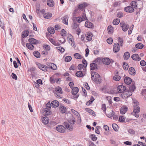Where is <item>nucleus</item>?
<instances>
[{
  "instance_id": "1",
  "label": "nucleus",
  "mask_w": 146,
  "mask_h": 146,
  "mask_svg": "<svg viewBox=\"0 0 146 146\" xmlns=\"http://www.w3.org/2000/svg\"><path fill=\"white\" fill-rule=\"evenodd\" d=\"M133 103L134 104L133 105V113H132V115L136 117H138L139 115L138 113L140 111V108L138 106V103L136 101H134Z\"/></svg>"
},
{
  "instance_id": "2",
  "label": "nucleus",
  "mask_w": 146,
  "mask_h": 146,
  "mask_svg": "<svg viewBox=\"0 0 146 146\" xmlns=\"http://www.w3.org/2000/svg\"><path fill=\"white\" fill-rule=\"evenodd\" d=\"M91 79L97 84H100L101 82V79L100 76L96 72L92 74Z\"/></svg>"
},
{
  "instance_id": "3",
  "label": "nucleus",
  "mask_w": 146,
  "mask_h": 146,
  "mask_svg": "<svg viewBox=\"0 0 146 146\" xmlns=\"http://www.w3.org/2000/svg\"><path fill=\"white\" fill-rule=\"evenodd\" d=\"M62 93V88L59 86L56 87L55 88L54 94L58 98H61V94Z\"/></svg>"
},
{
  "instance_id": "4",
  "label": "nucleus",
  "mask_w": 146,
  "mask_h": 146,
  "mask_svg": "<svg viewBox=\"0 0 146 146\" xmlns=\"http://www.w3.org/2000/svg\"><path fill=\"white\" fill-rule=\"evenodd\" d=\"M120 27L123 31H126L129 29V25L125 23L124 21H121L120 24Z\"/></svg>"
},
{
  "instance_id": "5",
  "label": "nucleus",
  "mask_w": 146,
  "mask_h": 146,
  "mask_svg": "<svg viewBox=\"0 0 146 146\" xmlns=\"http://www.w3.org/2000/svg\"><path fill=\"white\" fill-rule=\"evenodd\" d=\"M76 21L79 23H80L82 21L87 20L86 14L85 13H83V15L82 17H76Z\"/></svg>"
},
{
  "instance_id": "6",
  "label": "nucleus",
  "mask_w": 146,
  "mask_h": 146,
  "mask_svg": "<svg viewBox=\"0 0 146 146\" xmlns=\"http://www.w3.org/2000/svg\"><path fill=\"white\" fill-rule=\"evenodd\" d=\"M56 130L60 133H64L65 132L66 128L64 127L62 125H58L56 127Z\"/></svg>"
},
{
  "instance_id": "7",
  "label": "nucleus",
  "mask_w": 146,
  "mask_h": 146,
  "mask_svg": "<svg viewBox=\"0 0 146 146\" xmlns=\"http://www.w3.org/2000/svg\"><path fill=\"white\" fill-rule=\"evenodd\" d=\"M124 10L125 12L129 13H132L134 11L133 8L131 6H128L125 7Z\"/></svg>"
},
{
  "instance_id": "8",
  "label": "nucleus",
  "mask_w": 146,
  "mask_h": 146,
  "mask_svg": "<svg viewBox=\"0 0 146 146\" xmlns=\"http://www.w3.org/2000/svg\"><path fill=\"white\" fill-rule=\"evenodd\" d=\"M120 50L119 44L118 43H115L113 45V51L114 53H116Z\"/></svg>"
},
{
  "instance_id": "9",
  "label": "nucleus",
  "mask_w": 146,
  "mask_h": 146,
  "mask_svg": "<svg viewBox=\"0 0 146 146\" xmlns=\"http://www.w3.org/2000/svg\"><path fill=\"white\" fill-rule=\"evenodd\" d=\"M37 65L38 68L40 70L44 71H47L48 67L44 65L41 64L40 63H38Z\"/></svg>"
},
{
  "instance_id": "10",
  "label": "nucleus",
  "mask_w": 146,
  "mask_h": 146,
  "mask_svg": "<svg viewBox=\"0 0 146 146\" xmlns=\"http://www.w3.org/2000/svg\"><path fill=\"white\" fill-rule=\"evenodd\" d=\"M125 90V87L122 85L118 86L117 88V90L118 93H122Z\"/></svg>"
},
{
  "instance_id": "11",
  "label": "nucleus",
  "mask_w": 146,
  "mask_h": 146,
  "mask_svg": "<svg viewBox=\"0 0 146 146\" xmlns=\"http://www.w3.org/2000/svg\"><path fill=\"white\" fill-rule=\"evenodd\" d=\"M64 125L66 128L69 131H72L73 130V127L71 124H70L67 122H65L64 123Z\"/></svg>"
},
{
  "instance_id": "12",
  "label": "nucleus",
  "mask_w": 146,
  "mask_h": 146,
  "mask_svg": "<svg viewBox=\"0 0 146 146\" xmlns=\"http://www.w3.org/2000/svg\"><path fill=\"white\" fill-rule=\"evenodd\" d=\"M132 59L136 61H139L141 60V58L137 54H135L132 55L131 56Z\"/></svg>"
},
{
  "instance_id": "13",
  "label": "nucleus",
  "mask_w": 146,
  "mask_h": 146,
  "mask_svg": "<svg viewBox=\"0 0 146 146\" xmlns=\"http://www.w3.org/2000/svg\"><path fill=\"white\" fill-rule=\"evenodd\" d=\"M69 17L68 15H65L61 18V19L62 20V22L66 25H68V21Z\"/></svg>"
},
{
  "instance_id": "14",
  "label": "nucleus",
  "mask_w": 146,
  "mask_h": 146,
  "mask_svg": "<svg viewBox=\"0 0 146 146\" xmlns=\"http://www.w3.org/2000/svg\"><path fill=\"white\" fill-rule=\"evenodd\" d=\"M93 36L92 34L90 32H88L85 35L86 39L88 41H90L92 40Z\"/></svg>"
},
{
  "instance_id": "15",
  "label": "nucleus",
  "mask_w": 146,
  "mask_h": 146,
  "mask_svg": "<svg viewBox=\"0 0 146 146\" xmlns=\"http://www.w3.org/2000/svg\"><path fill=\"white\" fill-rule=\"evenodd\" d=\"M85 26V27L90 28H93L94 27V25L93 24L89 21H86Z\"/></svg>"
},
{
  "instance_id": "16",
  "label": "nucleus",
  "mask_w": 146,
  "mask_h": 146,
  "mask_svg": "<svg viewBox=\"0 0 146 146\" xmlns=\"http://www.w3.org/2000/svg\"><path fill=\"white\" fill-rule=\"evenodd\" d=\"M132 95V93L130 91H126L123 94L122 96L125 98H127L129 97Z\"/></svg>"
},
{
  "instance_id": "17",
  "label": "nucleus",
  "mask_w": 146,
  "mask_h": 146,
  "mask_svg": "<svg viewBox=\"0 0 146 146\" xmlns=\"http://www.w3.org/2000/svg\"><path fill=\"white\" fill-rule=\"evenodd\" d=\"M43 110L44 111V114L45 115H48L51 114L52 113L50 109H48V108H43Z\"/></svg>"
},
{
  "instance_id": "18",
  "label": "nucleus",
  "mask_w": 146,
  "mask_h": 146,
  "mask_svg": "<svg viewBox=\"0 0 146 146\" xmlns=\"http://www.w3.org/2000/svg\"><path fill=\"white\" fill-rule=\"evenodd\" d=\"M127 108L125 106H123L120 109V113L121 114H124L127 110Z\"/></svg>"
},
{
  "instance_id": "19",
  "label": "nucleus",
  "mask_w": 146,
  "mask_h": 146,
  "mask_svg": "<svg viewBox=\"0 0 146 146\" xmlns=\"http://www.w3.org/2000/svg\"><path fill=\"white\" fill-rule=\"evenodd\" d=\"M47 65L50 66V68L53 70H56L57 68L56 66L53 63H48L47 64Z\"/></svg>"
},
{
  "instance_id": "20",
  "label": "nucleus",
  "mask_w": 146,
  "mask_h": 146,
  "mask_svg": "<svg viewBox=\"0 0 146 146\" xmlns=\"http://www.w3.org/2000/svg\"><path fill=\"white\" fill-rule=\"evenodd\" d=\"M51 106L52 108H55L59 105V102L57 100H54L51 102Z\"/></svg>"
},
{
  "instance_id": "21",
  "label": "nucleus",
  "mask_w": 146,
  "mask_h": 146,
  "mask_svg": "<svg viewBox=\"0 0 146 146\" xmlns=\"http://www.w3.org/2000/svg\"><path fill=\"white\" fill-rule=\"evenodd\" d=\"M28 41L31 44H36L38 43V40L33 38H30L29 39Z\"/></svg>"
},
{
  "instance_id": "22",
  "label": "nucleus",
  "mask_w": 146,
  "mask_h": 146,
  "mask_svg": "<svg viewBox=\"0 0 146 146\" xmlns=\"http://www.w3.org/2000/svg\"><path fill=\"white\" fill-rule=\"evenodd\" d=\"M129 74L131 75H134L136 74L135 69L132 67H130L129 70Z\"/></svg>"
},
{
  "instance_id": "23",
  "label": "nucleus",
  "mask_w": 146,
  "mask_h": 146,
  "mask_svg": "<svg viewBox=\"0 0 146 146\" xmlns=\"http://www.w3.org/2000/svg\"><path fill=\"white\" fill-rule=\"evenodd\" d=\"M102 61L103 64L106 65H109L110 62V59L107 58H104L102 60Z\"/></svg>"
},
{
  "instance_id": "24",
  "label": "nucleus",
  "mask_w": 146,
  "mask_h": 146,
  "mask_svg": "<svg viewBox=\"0 0 146 146\" xmlns=\"http://www.w3.org/2000/svg\"><path fill=\"white\" fill-rule=\"evenodd\" d=\"M125 83L127 84H129L131 82V79L129 77H126L125 78L124 80Z\"/></svg>"
},
{
  "instance_id": "25",
  "label": "nucleus",
  "mask_w": 146,
  "mask_h": 146,
  "mask_svg": "<svg viewBox=\"0 0 146 146\" xmlns=\"http://www.w3.org/2000/svg\"><path fill=\"white\" fill-rule=\"evenodd\" d=\"M112 112L111 113H110L109 114H108V115H109V116H108V117H113V119L115 120H117L118 119V117H117L116 115H114V112L112 110H111Z\"/></svg>"
},
{
  "instance_id": "26",
  "label": "nucleus",
  "mask_w": 146,
  "mask_h": 146,
  "mask_svg": "<svg viewBox=\"0 0 146 146\" xmlns=\"http://www.w3.org/2000/svg\"><path fill=\"white\" fill-rule=\"evenodd\" d=\"M79 91V89L77 87H74L72 90V93L73 95H76Z\"/></svg>"
},
{
  "instance_id": "27",
  "label": "nucleus",
  "mask_w": 146,
  "mask_h": 146,
  "mask_svg": "<svg viewBox=\"0 0 146 146\" xmlns=\"http://www.w3.org/2000/svg\"><path fill=\"white\" fill-rule=\"evenodd\" d=\"M48 118L46 117H43L42 119V121L43 123L45 125L47 124L49 121Z\"/></svg>"
},
{
  "instance_id": "28",
  "label": "nucleus",
  "mask_w": 146,
  "mask_h": 146,
  "mask_svg": "<svg viewBox=\"0 0 146 146\" xmlns=\"http://www.w3.org/2000/svg\"><path fill=\"white\" fill-rule=\"evenodd\" d=\"M130 53L129 52H125L123 55V58L124 60H128L130 57Z\"/></svg>"
},
{
  "instance_id": "29",
  "label": "nucleus",
  "mask_w": 146,
  "mask_h": 146,
  "mask_svg": "<svg viewBox=\"0 0 146 146\" xmlns=\"http://www.w3.org/2000/svg\"><path fill=\"white\" fill-rule=\"evenodd\" d=\"M118 72H117L115 75L113 77V79L115 81H118L121 78L120 76L118 75Z\"/></svg>"
},
{
  "instance_id": "30",
  "label": "nucleus",
  "mask_w": 146,
  "mask_h": 146,
  "mask_svg": "<svg viewBox=\"0 0 146 146\" xmlns=\"http://www.w3.org/2000/svg\"><path fill=\"white\" fill-rule=\"evenodd\" d=\"M90 69L91 70H94L96 69L97 64L95 63H92L90 64Z\"/></svg>"
},
{
  "instance_id": "31",
  "label": "nucleus",
  "mask_w": 146,
  "mask_h": 146,
  "mask_svg": "<svg viewBox=\"0 0 146 146\" xmlns=\"http://www.w3.org/2000/svg\"><path fill=\"white\" fill-rule=\"evenodd\" d=\"M47 5L50 7H52L54 5V2L52 0H48L47 2Z\"/></svg>"
},
{
  "instance_id": "32",
  "label": "nucleus",
  "mask_w": 146,
  "mask_h": 146,
  "mask_svg": "<svg viewBox=\"0 0 146 146\" xmlns=\"http://www.w3.org/2000/svg\"><path fill=\"white\" fill-rule=\"evenodd\" d=\"M131 6L133 7V8L137 9V2L135 1H133L131 3Z\"/></svg>"
},
{
  "instance_id": "33",
  "label": "nucleus",
  "mask_w": 146,
  "mask_h": 146,
  "mask_svg": "<svg viewBox=\"0 0 146 146\" xmlns=\"http://www.w3.org/2000/svg\"><path fill=\"white\" fill-rule=\"evenodd\" d=\"M27 47L30 50H32L34 48L33 45L31 43H28L26 44Z\"/></svg>"
},
{
  "instance_id": "34",
  "label": "nucleus",
  "mask_w": 146,
  "mask_h": 146,
  "mask_svg": "<svg viewBox=\"0 0 146 146\" xmlns=\"http://www.w3.org/2000/svg\"><path fill=\"white\" fill-rule=\"evenodd\" d=\"M52 16V14L50 13H45L44 15V18L46 19H49Z\"/></svg>"
},
{
  "instance_id": "35",
  "label": "nucleus",
  "mask_w": 146,
  "mask_h": 146,
  "mask_svg": "<svg viewBox=\"0 0 146 146\" xmlns=\"http://www.w3.org/2000/svg\"><path fill=\"white\" fill-rule=\"evenodd\" d=\"M108 31V33L109 34H111L113 32V27L111 25L108 26L107 29Z\"/></svg>"
},
{
  "instance_id": "36",
  "label": "nucleus",
  "mask_w": 146,
  "mask_h": 146,
  "mask_svg": "<svg viewBox=\"0 0 146 146\" xmlns=\"http://www.w3.org/2000/svg\"><path fill=\"white\" fill-rule=\"evenodd\" d=\"M134 82H132V85L130 86L129 88V90L131 92H133L134 90L136 89V87L134 85Z\"/></svg>"
},
{
  "instance_id": "37",
  "label": "nucleus",
  "mask_w": 146,
  "mask_h": 146,
  "mask_svg": "<svg viewBox=\"0 0 146 146\" xmlns=\"http://www.w3.org/2000/svg\"><path fill=\"white\" fill-rule=\"evenodd\" d=\"M29 31L27 30H26L22 32V36L24 38L28 36Z\"/></svg>"
},
{
  "instance_id": "38",
  "label": "nucleus",
  "mask_w": 146,
  "mask_h": 146,
  "mask_svg": "<svg viewBox=\"0 0 146 146\" xmlns=\"http://www.w3.org/2000/svg\"><path fill=\"white\" fill-rule=\"evenodd\" d=\"M47 30L48 32L51 34H53L55 32L54 29L52 27H49L47 29Z\"/></svg>"
},
{
  "instance_id": "39",
  "label": "nucleus",
  "mask_w": 146,
  "mask_h": 146,
  "mask_svg": "<svg viewBox=\"0 0 146 146\" xmlns=\"http://www.w3.org/2000/svg\"><path fill=\"white\" fill-rule=\"evenodd\" d=\"M66 109V108L63 106H61L60 107V112L62 113H64L65 112Z\"/></svg>"
},
{
  "instance_id": "40",
  "label": "nucleus",
  "mask_w": 146,
  "mask_h": 146,
  "mask_svg": "<svg viewBox=\"0 0 146 146\" xmlns=\"http://www.w3.org/2000/svg\"><path fill=\"white\" fill-rule=\"evenodd\" d=\"M135 46L137 48L141 49L143 48L144 46L141 43H138L135 45Z\"/></svg>"
},
{
  "instance_id": "41",
  "label": "nucleus",
  "mask_w": 146,
  "mask_h": 146,
  "mask_svg": "<svg viewBox=\"0 0 146 146\" xmlns=\"http://www.w3.org/2000/svg\"><path fill=\"white\" fill-rule=\"evenodd\" d=\"M74 56L76 59H81L82 58V56L78 53L74 54Z\"/></svg>"
},
{
  "instance_id": "42",
  "label": "nucleus",
  "mask_w": 146,
  "mask_h": 146,
  "mask_svg": "<svg viewBox=\"0 0 146 146\" xmlns=\"http://www.w3.org/2000/svg\"><path fill=\"white\" fill-rule=\"evenodd\" d=\"M76 76L79 77H81L83 76V74L81 71H77L76 74Z\"/></svg>"
},
{
  "instance_id": "43",
  "label": "nucleus",
  "mask_w": 146,
  "mask_h": 146,
  "mask_svg": "<svg viewBox=\"0 0 146 146\" xmlns=\"http://www.w3.org/2000/svg\"><path fill=\"white\" fill-rule=\"evenodd\" d=\"M120 22V19H114L113 21V24L115 25L118 24Z\"/></svg>"
},
{
  "instance_id": "44",
  "label": "nucleus",
  "mask_w": 146,
  "mask_h": 146,
  "mask_svg": "<svg viewBox=\"0 0 146 146\" xmlns=\"http://www.w3.org/2000/svg\"><path fill=\"white\" fill-rule=\"evenodd\" d=\"M43 47L46 50H50V48L49 45L46 44H44L43 45Z\"/></svg>"
},
{
  "instance_id": "45",
  "label": "nucleus",
  "mask_w": 146,
  "mask_h": 146,
  "mask_svg": "<svg viewBox=\"0 0 146 146\" xmlns=\"http://www.w3.org/2000/svg\"><path fill=\"white\" fill-rule=\"evenodd\" d=\"M34 56L36 57L37 58H39L40 57V53L38 51H35L34 53Z\"/></svg>"
},
{
  "instance_id": "46",
  "label": "nucleus",
  "mask_w": 146,
  "mask_h": 146,
  "mask_svg": "<svg viewBox=\"0 0 146 146\" xmlns=\"http://www.w3.org/2000/svg\"><path fill=\"white\" fill-rule=\"evenodd\" d=\"M87 5V4L86 3H84L79 5L78 6V8L80 9H82L84 7L86 6Z\"/></svg>"
},
{
  "instance_id": "47",
  "label": "nucleus",
  "mask_w": 146,
  "mask_h": 146,
  "mask_svg": "<svg viewBox=\"0 0 146 146\" xmlns=\"http://www.w3.org/2000/svg\"><path fill=\"white\" fill-rule=\"evenodd\" d=\"M123 69L125 70H127L129 67L127 63L126 62H124L123 66Z\"/></svg>"
},
{
  "instance_id": "48",
  "label": "nucleus",
  "mask_w": 146,
  "mask_h": 146,
  "mask_svg": "<svg viewBox=\"0 0 146 146\" xmlns=\"http://www.w3.org/2000/svg\"><path fill=\"white\" fill-rule=\"evenodd\" d=\"M112 127L114 130L115 131H117L118 127V126L115 123H113L112 124Z\"/></svg>"
},
{
  "instance_id": "49",
  "label": "nucleus",
  "mask_w": 146,
  "mask_h": 146,
  "mask_svg": "<svg viewBox=\"0 0 146 146\" xmlns=\"http://www.w3.org/2000/svg\"><path fill=\"white\" fill-rule=\"evenodd\" d=\"M118 40L120 42V45L121 46H123V40L122 38L120 37H119L118 38Z\"/></svg>"
},
{
  "instance_id": "50",
  "label": "nucleus",
  "mask_w": 146,
  "mask_h": 146,
  "mask_svg": "<svg viewBox=\"0 0 146 146\" xmlns=\"http://www.w3.org/2000/svg\"><path fill=\"white\" fill-rule=\"evenodd\" d=\"M90 137L93 141H96L97 139V137L94 134H92L90 136Z\"/></svg>"
},
{
  "instance_id": "51",
  "label": "nucleus",
  "mask_w": 146,
  "mask_h": 146,
  "mask_svg": "<svg viewBox=\"0 0 146 146\" xmlns=\"http://www.w3.org/2000/svg\"><path fill=\"white\" fill-rule=\"evenodd\" d=\"M71 59L72 58L70 56H68L65 57V61L67 62H70Z\"/></svg>"
},
{
  "instance_id": "52",
  "label": "nucleus",
  "mask_w": 146,
  "mask_h": 146,
  "mask_svg": "<svg viewBox=\"0 0 146 146\" xmlns=\"http://www.w3.org/2000/svg\"><path fill=\"white\" fill-rule=\"evenodd\" d=\"M68 122L71 124V125L74 124L75 123L76 121L75 119L72 117L71 119L69 120Z\"/></svg>"
},
{
  "instance_id": "53",
  "label": "nucleus",
  "mask_w": 146,
  "mask_h": 146,
  "mask_svg": "<svg viewBox=\"0 0 146 146\" xmlns=\"http://www.w3.org/2000/svg\"><path fill=\"white\" fill-rule=\"evenodd\" d=\"M61 34L62 36H65L66 34V31L64 29H62L61 31Z\"/></svg>"
},
{
  "instance_id": "54",
  "label": "nucleus",
  "mask_w": 146,
  "mask_h": 146,
  "mask_svg": "<svg viewBox=\"0 0 146 146\" xmlns=\"http://www.w3.org/2000/svg\"><path fill=\"white\" fill-rule=\"evenodd\" d=\"M125 119V118L123 116H121L119 117V120L120 122H123L124 121Z\"/></svg>"
},
{
  "instance_id": "55",
  "label": "nucleus",
  "mask_w": 146,
  "mask_h": 146,
  "mask_svg": "<svg viewBox=\"0 0 146 146\" xmlns=\"http://www.w3.org/2000/svg\"><path fill=\"white\" fill-rule=\"evenodd\" d=\"M107 42L110 44H111L113 42V39L111 38H109L107 40Z\"/></svg>"
},
{
  "instance_id": "56",
  "label": "nucleus",
  "mask_w": 146,
  "mask_h": 146,
  "mask_svg": "<svg viewBox=\"0 0 146 146\" xmlns=\"http://www.w3.org/2000/svg\"><path fill=\"white\" fill-rule=\"evenodd\" d=\"M46 108H48V109H51V104L50 102H48L46 104Z\"/></svg>"
},
{
  "instance_id": "57",
  "label": "nucleus",
  "mask_w": 146,
  "mask_h": 146,
  "mask_svg": "<svg viewBox=\"0 0 146 146\" xmlns=\"http://www.w3.org/2000/svg\"><path fill=\"white\" fill-rule=\"evenodd\" d=\"M84 87L87 90H89L90 89V87L88 84L87 82H85L84 84Z\"/></svg>"
},
{
  "instance_id": "58",
  "label": "nucleus",
  "mask_w": 146,
  "mask_h": 146,
  "mask_svg": "<svg viewBox=\"0 0 146 146\" xmlns=\"http://www.w3.org/2000/svg\"><path fill=\"white\" fill-rule=\"evenodd\" d=\"M72 27L73 29H75L78 27V25L74 22H73V23L72 25Z\"/></svg>"
},
{
  "instance_id": "59",
  "label": "nucleus",
  "mask_w": 146,
  "mask_h": 146,
  "mask_svg": "<svg viewBox=\"0 0 146 146\" xmlns=\"http://www.w3.org/2000/svg\"><path fill=\"white\" fill-rule=\"evenodd\" d=\"M123 16V14L121 12H119L117 14V17L120 18L122 17Z\"/></svg>"
},
{
  "instance_id": "60",
  "label": "nucleus",
  "mask_w": 146,
  "mask_h": 146,
  "mask_svg": "<svg viewBox=\"0 0 146 146\" xmlns=\"http://www.w3.org/2000/svg\"><path fill=\"white\" fill-rule=\"evenodd\" d=\"M140 64L142 66H144L146 64V62L144 60H141L140 62Z\"/></svg>"
},
{
  "instance_id": "61",
  "label": "nucleus",
  "mask_w": 146,
  "mask_h": 146,
  "mask_svg": "<svg viewBox=\"0 0 146 146\" xmlns=\"http://www.w3.org/2000/svg\"><path fill=\"white\" fill-rule=\"evenodd\" d=\"M82 63L84 64L83 65H84V67L85 68L86 67L87 64V61L84 59L83 60H82Z\"/></svg>"
},
{
  "instance_id": "62",
  "label": "nucleus",
  "mask_w": 146,
  "mask_h": 146,
  "mask_svg": "<svg viewBox=\"0 0 146 146\" xmlns=\"http://www.w3.org/2000/svg\"><path fill=\"white\" fill-rule=\"evenodd\" d=\"M100 128V126H97L96 128L95 132L96 133L98 134H100V131L99 130V128Z\"/></svg>"
},
{
  "instance_id": "63",
  "label": "nucleus",
  "mask_w": 146,
  "mask_h": 146,
  "mask_svg": "<svg viewBox=\"0 0 146 146\" xmlns=\"http://www.w3.org/2000/svg\"><path fill=\"white\" fill-rule=\"evenodd\" d=\"M71 111L73 113L76 115H78L79 114L78 112L73 109H72Z\"/></svg>"
},
{
  "instance_id": "64",
  "label": "nucleus",
  "mask_w": 146,
  "mask_h": 146,
  "mask_svg": "<svg viewBox=\"0 0 146 146\" xmlns=\"http://www.w3.org/2000/svg\"><path fill=\"white\" fill-rule=\"evenodd\" d=\"M12 77L13 78L15 79V80H17V77L16 75L14 73H12L11 74Z\"/></svg>"
}]
</instances>
